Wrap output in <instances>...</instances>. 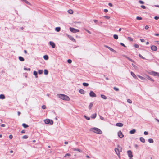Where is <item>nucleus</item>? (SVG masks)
I'll use <instances>...</instances> for the list:
<instances>
[{"label":"nucleus","instance_id":"nucleus-1","mask_svg":"<svg viewBox=\"0 0 159 159\" xmlns=\"http://www.w3.org/2000/svg\"><path fill=\"white\" fill-rule=\"evenodd\" d=\"M57 96L61 99L68 101L70 99L69 97L66 95L62 94H57Z\"/></svg>","mask_w":159,"mask_h":159},{"label":"nucleus","instance_id":"nucleus-2","mask_svg":"<svg viewBox=\"0 0 159 159\" xmlns=\"http://www.w3.org/2000/svg\"><path fill=\"white\" fill-rule=\"evenodd\" d=\"M91 130L93 131L94 132L98 134H101L102 133V131L99 129L97 128H93L91 129Z\"/></svg>","mask_w":159,"mask_h":159},{"label":"nucleus","instance_id":"nucleus-3","mask_svg":"<svg viewBox=\"0 0 159 159\" xmlns=\"http://www.w3.org/2000/svg\"><path fill=\"white\" fill-rule=\"evenodd\" d=\"M44 122L46 124H50V125H52L53 123V121L52 120L50 119L44 120Z\"/></svg>","mask_w":159,"mask_h":159},{"label":"nucleus","instance_id":"nucleus-4","mask_svg":"<svg viewBox=\"0 0 159 159\" xmlns=\"http://www.w3.org/2000/svg\"><path fill=\"white\" fill-rule=\"evenodd\" d=\"M70 31L74 33H76L80 31L79 30L75 29L73 28L70 27Z\"/></svg>","mask_w":159,"mask_h":159},{"label":"nucleus","instance_id":"nucleus-5","mask_svg":"<svg viewBox=\"0 0 159 159\" xmlns=\"http://www.w3.org/2000/svg\"><path fill=\"white\" fill-rule=\"evenodd\" d=\"M150 75L153 76H157L159 77V73L154 71H152L150 73Z\"/></svg>","mask_w":159,"mask_h":159},{"label":"nucleus","instance_id":"nucleus-6","mask_svg":"<svg viewBox=\"0 0 159 159\" xmlns=\"http://www.w3.org/2000/svg\"><path fill=\"white\" fill-rule=\"evenodd\" d=\"M89 95L90 97H95L96 95L95 93L93 91H91L89 93Z\"/></svg>","mask_w":159,"mask_h":159},{"label":"nucleus","instance_id":"nucleus-7","mask_svg":"<svg viewBox=\"0 0 159 159\" xmlns=\"http://www.w3.org/2000/svg\"><path fill=\"white\" fill-rule=\"evenodd\" d=\"M127 153L128 155V156L130 158H132L133 157V155L132 154V152L131 150H128L127 151Z\"/></svg>","mask_w":159,"mask_h":159},{"label":"nucleus","instance_id":"nucleus-8","mask_svg":"<svg viewBox=\"0 0 159 159\" xmlns=\"http://www.w3.org/2000/svg\"><path fill=\"white\" fill-rule=\"evenodd\" d=\"M118 135L120 138H122L124 136V135L123 134L121 131H118Z\"/></svg>","mask_w":159,"mask_h":159},{"label":"nucleus","instance_id":"nucleus-9","mask_svg":"<svg viewBox=\"0 0 159 159\" xmlns=\"http://www.w3.org/2000/svg\"><path fill=\"white\" fill-rule=\"evenodd\" d=\"M151 48L152 50L154 51H156L157 50V47L154 45H152L151 46Z\"/></svg>","mask_w":159,"mask_h":159},{"label":"nucleus","instance_id":"nucleus-10","mask_svg":"<svg viewBox=\"0 0 159 159\" xmlns=\"http://www.w3.org/2000/svg\"><path fill=\"white\" fill-rule=\"evenodd\" d=\"M49 44L51 46L52 48H54L55 47V44L52 41H50Z\"/></svg>","mask_w":159,"mask_h":159},{"label":"nucleus","instance_id":"nucleus-11","mask_svg":"<svg viewBox=\"0 0 159 159\" xmlns=\"http://www.w3.org/2000/svg\"><path fill=\"white\" fill-rule=\"evenodd\" d=\"M105 47H106V48H107L109 49L111 51L113 52H116V51L114 49H113L111 48L108 46L105 45Z\"/></svg>","mask_w":159,"mask_h":159},{"label":"nucleus","instance_id":"nucleus-12","mask_svg":"<svg viewBox=\"0 0 159 159\" xmlns=\"http://www.w3.org/2000/svg\"><path fill=\"white\" fill-rule=\"evenodd\" d=\"M68 37L72 41L74 42H76V41L75 40V39L73 37H72V36H70V35H67Z\"/></svg>","mask_w":159,"mask_h":159},{"label":"nucleus","instance_id":"nucleus-13","mask_svg":"<svg viewBox=\"0 0 159 159\" xmlns=\"http://www.w3.org/2000/svg\"><path fill=\"white\" fill-rule=\"evenodd\" d=\"M72 149L74 151H77L80 152H81L82 151L81 149H77L76 148H73Z\"/></svg>","mask_w":159,"mask_h":159},{"label":"nucleus","instance_id":"nucleus-14","mask_svg":"<svg viewBox=\"0 0 159 159\" xmlns=\"http://www.w3.org/2000/svg\"><path fill=\"white\" fill-rule=\"evenodd\" d=\"M116 125L117 126L122 127L123 126V124L121 123H117L116 124Z\"/></svg>","mask_w":159,"mask_h":159},{"label":"nucleus","instance_id":"nucleus-15","mask_svg":"<svg viewBox=\"0 0 159 159\" xmlns=\"http://www.w3.org/2000/svg\"><path fill=\"white\" fill-rule=\"evenodd\" d=\"M115 152H116V153L117 155H118L119 154H120L119 150L118 148H115Z\"/></svg>","mask_w":159,"mask_h":159},{"label":"nucleus","instance_id":"nucleus-16","mask_svg":"<svg viewBox=\"0 0 159 159\" xmlns=\"http://www.w3.org/2000/svg\"><path fill=\"white\" fill-rule=\"evenodd\" d=\"M79 92L81 94H84L85 93V92L84 90L80 89L79 90Z\"/></svg>","mask_w":159,"mask_h":159},{"label":"nucleus","instance_id":"nucleus-17","mask_svg":"<svg viewBox=\"0 0 159 159\" xmlns=\"http://www.w3.org/2000/svg\"><path fill=\"white\" fill-rule=\"evenodd\" d=\"M139 139H140V141L141 142H142L143 143H145V140L142 137H141Z\"/></svg>","mask_w":159,"mask_h":159},{"label":"nucleus","instance_id":"nucleus-18","mask_svg":"<svg viewBox=\"0 0 159 159\" xmlns=\"http://www.w3.org/2000/svg\"><path fill=\"white\" fill-rule=\"evenodd\" d=\"M146 77L147 79H149V80H150L151 81H154V80L152 79V78H151L150 76L148 75H146Z\"/></svg>","mask_w":159,"mask_h":159},{"label":"nucleus","instance_id":"nucleus-19","mask_svg":"<svg viewBox=\"0 0 159 159\" xmlns=\"http://www.w3.org/2000/svg\"><path fill=\"white\" fill-rule=\"evenodd\" d=\"M136 132V130L135 129H133L130 130L129 132V133L131 134H134Z\"/></svg>","mask_w":159,"mask_h":159},{"label":"nucleus","instance_id":"nucleus-20","mask_svg":"<svg viewBox=\"0 0 159 159\" xmlns=\"http://www.w3.org/2000/svg\"><path fill=\"white\" fill-rule=\"evenodd\" d=\"M19 60L21 61H24V58L21 57V56H19Z\"/></svg>","mask_w":159,"mask_h":159},{"label":"nucleus","instance_id":"nucleus-21","mask_svg":"<svg viewBox=\"0 0 159 159\" xmlns=\"http://www.w3.org/2000/svg\"><path fill=\"white\" fill-rule=\"evenodd\" d=\"M5 98V96H4V95L2 94H1L0 95V99H4Z\"/></svg>","mask_w":159,"mask_h":159},{"label":"nucleus","instance_id":"nucleus-22","mask_svg":"<svg viewBox=\"0 0 159 159\" xmlns=\"http://www.w3.org/2000/svg\"><path fill=\"white\" fill-rule=\"evenodd\" d=\"M131 75L134 78H136L137 77L136 75L132 72H131Z\"/></svg>","mask_w":159,"mask_h":159},{"label":"nucleus","instance_id":"nucleus-23","mask_svg":"<svg viewBox=\"0 0 159 159\" xmlns=\"http://www.w3.org/2000/svg\"><path fill=\"white\" fill-rule=\"evenodd\" d=\"M55 30L57 32H59L61 30V28L60 27H57L55 28Z\"/></svg>","mask_w":159,"mask_h":159},{"label":"nucleus","instance_id":"nucleus-24","mask_svg":"<svg viewBox=\"0 0 159 159\" xmlns=\"http://www.w3.org/2000/svg\"><path fill=\"white\" fill-rule=\"evenodd\" d=\"M101 97L104 99H106L107 98L106 96L103 94H101Z\"/></svg>","mask_w":159,"mask_h":159},{"label":"nucleus","instance_id":"nucleus-25","mask_svg":"<svg viewBox=\"0 0 159 159\" xmlns=\"http://www.w3.org/2000/svg\"><path fill=\"white\" fill-rule=\"evenodd\" d=\"M96 114L95 113L94 114H93L91 116V118L93 119H94L96 117Z\"/></svg>","mask_w":159,"mask_h":159},{"label":"nucleus","instance_id":"nucleus-26","mask_svg":"<svg viewBox=\"0 0 159 159\" xmlns=\"http://www.w3.org/2000/svg\"><path fill=\"white\" fill-rule=\"evenodd\" d=\"M148 141L150 143H153V140L152 139L150 138L148 139Z\"/></svg>","mask_w":159,"mask_h":159},{"label":"nucleus","instance_id":"nucleus-27","mask_svg":"<svg viewBox=\"0 0 159 159\" xmlns=\"http://www.w3.org/2000/svg\"><path fill=\"white\" fill-rule=\"evenodd\" d=\"M22 126L24 128H27L28 127V125L25 123H23L22 124Z\"/></svg>","mask_w":159,"mask_h":159},{"label":"nucleus","instance_id":"nucleus-28","mask_svg":"<svg viewBox=\"0 0 159 159\" xmlns=\"http://www.w3.org/2000/svg\"><path fill=\"white\" fill-rule=\"evenodd\" d=\"M83 85L84 86L87 87L89 85V84L88 83L84 82L83 83Z\"/></svg>","mask_w":159,"mask_h":159},{"label":"nucleus","instance_id":"nucleus-29","mask_svg":"<svg viewBox=\"0 0 159 159\" xmlns=\"http://www.w3.org/2000/svg\"><path fill=\"white\" fill-rule=\"evenodd\" d=\"M43 58L44 59L46 60H47L48 59V57L47 55H45L44 56Z\"/></svg>","mask_w":159,"mask_h":159},{"label":"nucleus","instance_id":"nucleus-30","mask_svg":"<svg viewBox=\"0 0 159 159\" xmlns=\"http://www.w3.org/2000/svg\"><path fill=\"white\" fill-rule=\"evenodd\" d=\"M113 37H114V38L115 39H118V36L117 34H114V35Z\"/></svg>","mask_w":159,"mask_h":159},{"label":"nucleus","instance_id":"nucleus-31","mask_svg":"<svg viewBox=\"0 0 159 159\" xmlns=\"http://www.w3.org/2000/svg\"><path fill=\"white\" fill-rule=\"evenodd\" d=\"M48 74V71L46 69H45L44 70V74L45 75H47Z\"/></svg>","mask_w":159,"mask_h":159},{"label":"nucleus","instance_id":"nucleus-32","mask_svg":"<svg viewBox=\"0 0 159 159\" xmlns=\"http://www.w3.org/2000/svg\"><path fill=\"white\" fill-rule=\"evenodd\" d=\"M33 74H34V75L35 76V77L36 78H37V72L36 71H34L33 72Z\"/></svg>","mask_w":159,"mask_h":159},{"label":"nucleus","instance_id":"nucleus-33","mask_svg":"<svg viewBox=\"0 0 159 159\" xmlns=\"http://www.w3.org/2000/svg\"><path fill=\"white\" fill-rule=\"evenodd\" d=\"M93 104L92 103H90L89 104V109H91L92 108V107L93 106Z\"/></svg>","mask_w":159,"mask_h":159},{"label":"nucleus","instance_id":"nucleus-34","mask_svg":"<svg viewBox=\"0 0 159 159\" xmlns=\"http://www.w3.org/2000/svg\"><path fill=\"white\" fill-rule=\"evenodd\" d=\"M68 13L70 14H72L73 13V11L71 9H70L68 11Z\"/></svg>","mask_w":159,"mask_h":159},{"label":"nucleus","instance_id":"nucleus-35","mask_svg":"<svg viewBox=\"0 0 159 159\" xmlns=\"http://www.w3.org/2000/svg\"><path fill=\"white\" fill-rule=\"evenodd\" d=\"M43 72V71L42 70H38V73L39 74H42Z\"/></svg>","mask_w":159,"mask_h":159},{"label":"nucleus","instance_id":"nucleus-36","mask_svg":"<svg viewBox=\"0 0 159 159\" xmlns=\"http://www.w3.org/2000/svg\"><path fill=\"white\" fill-rule=\"evenodd\" d=\"M136 19L138 20H142V18L141 17L137 16L136 18Z\"/></svg>","mask_w":159,"mask_h":159},{"label":"nucleus","instance_id":"nucleus-37","mask_svg":"<svg viewBox=\"0 0 159 159\" xmlns=\"http://www.w3.org/2000/svg\"><path fill=\"white\" fill-rule=\"evenodd\" d=\"M139 57L143 59H146L144 57H143L142 56V55H141L140 54H139Z\"/></svg>","mask_w":159,"mask_h":159},{"label":"nucleus","instance_id":"nucleus-38","mask_svg":"<svg viewBox=\"0 0 159 159\" xmlns=\"http://www.w3.org/2000/svg\"><path fill=\"white\" fill-rule=\"evenodd\" d=\"M138 76L139 78H140L141 80H144L145 79L144 78V77H143L142 76H141L140 75H138Z\"/></svg>","mask_w":159,"mask_h":159},{"label":"nucleus","instance_id":"nucleus-39","mask_svg":"<svg viewBox=\"0 0 159 159\" xmlns=\"http://www.w3.org/2000/svg\"><path fill=\"white\" fill-rule=\"evenodd\" d=\"M127 102L129 103H132V101L130 99H128L127 100Z\"/></svg>","mask_w":159,"mask_h":159},{"label":"nucleus","instance_id":"nucleus-40","mask_svg":"<svg viewBox=\"0 0 159 159\" xmlns=\"http://www.w3.org/2000/svg\"><path fill=\"white\" fill-rule=\"evenodd\" d=\"M71 154L70 153H67L65 155L64 157H66L67 156H70Z\"/></svg>","mask_w":159,"mask_h":159},{"label":"nucleus","instance_id":"nucleus-41","mask_svg":"<svg viewBox=\"0 0 159 159\" xmlns=\"http://www.w3.org/2000/svg\"><path fill=\"white\" fill-rule=\"evenodd\" d=\"M113 89H114V90H115V91H118L119 90V88H116V87H114Z\"/></svg>","mask_w":159,"mask_h":159},{"label":"nucleus","instance_id":"nucleus-42","mask_svg":"<svg viewBox=\"0 0 159 159\" xmlns=\"http://www.w3.org/2000/svg\"><path fill=\"white\" fill-rule=\"evenodd\" d=\"M84 117L88 120H90V118L89 117H88L85 115L84 116Z\"/></svg>","mask_w":159,"mask_h":159},{"label":"nucleus","instance_id":"nucleus-43","mask_svg":"<svg viewBox=\"0 0 159 159\" xmlns=\"http://www.w3.org/2000/svg\"><path fill=\"white\" fill-rule=\"evenodd\" d=\"M128 40L129 41H133L132 39L130 37H128Z\"/></svg>","mask_w":159,"mask_h":159},{"label":"nucleus","instance_id":"nucleus-44","mask_svg":"<svg viewBox=\"0 0 159 159\" xmlns=\"http://www.w3.org/2000/svg\"><path fill=\"white\" fill-rule=\"evenodd\" d=\"M24 70H29V71H30V68H26L24 67Z\"/></svg>","mask_w":159,"mask_h":159},{"label":"nucleus","instance_id":"nucleus-45","mask_svg":"<svg viewBox=\"0 0 159 159\" xmlns=\"http://www.w3.org/2000/svg\"><path fill=\"white\" fill-rule=\"evenodd\" d=\"M28 136L27 135H25L23 136L22 138L23 139H26L28 138Z\"/></svg>","mask_w":159,"mask_h":159},{"label":"nucleus","instance_id":"nucleus-46","mask_svg":"<svg viewBox=\"0 0 159 159\" xmlns=\"http://www.w3.org/2000/svg\"><path fill=\"white\" fill-rule=\"evenodd\" d=\"M67 62L68 63L70 64L72 62V60L71 59H69L67 60Z\"/></svg>","mask_w":159,"mask_h":159},{"label":"nucleus","instance_id":"nucleus-47","mask_svg":"<svg viewBox=\"0 0 159 159\" xmlns=\"http://www.w3.org/2000/svg\"><path fill=\"white\" fill-rule=\"evenodd\" d=\"M104 17L107 19H109L110 18V17L107 16H105Z\"/></svg>","mask_w":159,"mask_h":159},{"label":"nucleus","instance_id":"nucleus-48","mask_svg":"<svg viewBox=\"0 0 159 159\" xmlns=\"http://www.w3.org/2000/svg\"><path fill=\"white\" fill-rule=\"evenodd\" d=\"M23 1H24L26 3L28 4H30V3L29 2L26 0H22Z\"/></svg>","mask_w":159,"mask_h":159},{"label":"nucleus","instance_id":"nucleus-49","mask_svg":"<svg viewBox=\"0 0 159 159\" xmlns=\"http://www.w3.org/2000/svg\"><path fill=\"white\" fill-rule=\"evenodd\" d=\"M134 46L135 48H138L139 47V46L137 44H135L134 45Z\"/></svg>","mask_w":159,"mask_h":159},{"label":"nucleus","instance_id":"nucleus-50","mask_svg":"<svg viewBox=\"0 0 159 159\" xmlns=\"http://www.w3.org/2000/svg\"><path fill=\"white\" fill-rule=\"evenodd\" d=\"M139 2L140 3V4H143L144 3V2H143V1H141V0H139Z\"/></svg>","mask_w":159,"mask_h":159},{"label":"nucleus","instance_id":"nucleus-51","mask_svg":"<svg viewBox=\"0 0 159 159\" xmlns=\"http://www.w3.org/2000/svg\"><path fill=\"white\" fill-rule=\"evenodd\" d=\"M141 7L143 9H146V7L144 5H141Z\"/></svg>","mask_w":159,"mask_h":159},{"label":"nucleus","instance_id":"nucleus-52","mask_svg":"<svg viewBox=\"0 0 159 159\" xmlns=\"http://www.w3.org/2000/svg\"><path fill=\"white\" fill-rule=\"evenodd\" d=\"M85 31H86L87 32H88L89 34H91V32L89 30H88L87 29H85Z\"/></svg>","mask_w":159,"mask_h":159},{"label":"nucleus","instance_id":"nucleus-53","mask_svg":"<svg viewBox=\"0 0 159 159\" xmlns=\"http://www.w3.org/2000/svg\"><path fill=\"white\" fill-rule=\"evenodd\" d=\"M42 108L43 109H44L46 108V106L45 105H43L42 107Z\"/></svg>","mask_w":159,"mask_h":159},{"label":"nucleus","instance_id":"nucleus-54","mask_svg":"<svg viewBox=\"0 0 159 159\" xmlns=\"http://www.w3.org/2000/svg\"><path fill=\"white\" fill-rule=\"evenodd\" d=\"M132 65L136 69L137 68V67L134 64L132 63Z\"/></svg>","mask_w":159,"mask_h":159},{"label":"nucleus","instance_id":"nucleus-55","mask_svg":"<svg viewBox=\"0 0 159 159\" xmlns=\"http://www.w3.org/2000/svg\"><path fill=\"white\" fill-rule=\"evenodd\" d=\"M148 134V133L147 131H144V134L145 135H147Z\"/></svg>","mask_w":159,"mask_h":159},{"label":"nucleus","instance_id":"nucleus-56","mask_svg":"<svg viewBox=\"0 0 159 159\" xmlns=\"http://www.w3.org/2000/svg\"><path fill=\"white\" fill-rule=\"evenodd\" d=\"M140 40L142 42H144L145 41L144 39H140Z\"/></svg>","mask_w":159,"mask_h":159},{"label":"nucleus","instance_id":"nucleus-57","mask_svg":"<svg viewBox=\"0 0 159 159\" xmlns=\"http://www.w3.org/2000/svg\"><path fill=\"white\" fill-rule=\"evenodd\" d=\"M108 5L111 7H112L113 6V5H112V4L111 3H109Z\"/></svg>","mask_w":159,"mask_h":159},{"label":"nucleus","instance_id":"nucleus-58","mask_svg":"<svg viewBox=\"0 0 159 159\" xmlns=\"http://www.w3.org/2000/svg\"><path fill=\"white\" fill-rule=\"evenodd\" d=\"M120 45L121 46H123L124 47H126L124 43H120Z\"/></svg>","mask_w":159,"mask_h":159},{"label":"nucleus","instance_id":"nucleus-59","mask_svg":"<svg viewBox=\"0 0 159 159\" xmlns=\"http://www.w3.org/2000/svg\"><path fill=\"white\" fill-rule=\"evenodd\" d=\"M100 119L102 120H104V118L103 117H102V116H100Z\"/></svg>","mask_w":159,"mask_h":159},{"label":"nucleus","instance_id":"nucleus-60","mask_svg":"<svg viewBox=\"0 0 159 159\" xmlns=\"http://www.w3.org/2000/svg\"><path fill=\"white\" fill-rule=\"evenodd\" d=\"M149 26L148 25H146L145 26V29L147 30L149 28Z\"/></svg>","mask_w":159,"mask_h":159},{"label":"nucleus","instance_id":"nucleus-61","mask_svg":"<svg viewBox=\"0 0 159 159\" xmlns=\"http://www.w3.org/2000/svg\"><path fill=\"white\" fill-rule=\"evenodd\" d=\"M154 18L156 20H158L159 19L158 16H155Z\"/></svg>","mask_w":159,"mask_h":159},{"label":"nucleus","instance_id":"nucleus-62","mask_svg":"<svg viewBox=\"0 0 159 159\" xmlns=\"http://www.w3.org/2000/svg\"><path fill=\"white\" fill-rule=\"evenodd\" d=\"M104 12L105 13H107V12L108 11V10L107 9H105L104 10Z\"/></svg>","mask_w":159,"mask_h":159},{"label":"nucleus","instance_id":"nucleus-63","mask_svg":"<svg viewBox=\"0 0 159 159\" xmlns=\"http://www.w3.org/2000/svg\"><path fill=\"white\" fill-rule=\"evenodd\" d=\"M9 138L10 139H11L12 138H13V136L11 134L9 135Z\"/></svg>","mask_w":159,"mask_h":159},{"label":"nucleus","instance_id":"nucleus-64","mask_svg":"<svg viewBox=\"0 0 159 159\" xmlns=\"http://www.w3.org/2000/svg\"><path fill=\"white\" fill-rule=\"evenodd\" d=\"M5 126V125L4 124H2L1 125V126L2 127H4Z\"/></svg>","mask_w":159,"mask_h":159}]
</instances>
